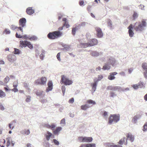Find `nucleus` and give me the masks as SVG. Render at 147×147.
<instances>
[{
  "instance_id": "4d7b16f0",
  "label": "nucleus",
  "mask_w": 147,
  "mask_h": 147,
  "mask_svg": "<svg viewBox=\"0 0 147 147\" xmlns=\"http://www.w3.org/2000/svg\"><path fill=\"white\" fill-rule=\"evenodd\" d=\"M17 26H15L13 25H12L10 26V28L13 30H14L17 29Z\"/></svg>"
},
{
  "instance_id": "c756f323",
  "label": "nucleus",
  "mask_w": 147,
  "mask_h": 147,
  "mask_svg": "<svg viewBox=\"0 0 147 147\" xmlns=\"http://www.w3.org/2000/svg\"><path fill=\"white\" fill-rule=\"evenodd\" d=\"M88 24V23L87 22H81L78 25V26H77V27H84L86 25Z\"/></svg>"
},
{
  "instance_id": "20e7f679",
  "label": "nucleus",
  "mask_w": 147,
  "mask_h": 147,
  "mask_svg": "<svg viewBox=\"0 0 147 147\" xmlns=\"http://www.w3.org/2000/svg\"><path fill=\"white\" fill-rule=\"evenodd\" d=\"M120 116L119 114L111 115L109 119L108 123L111 124L113 122L117 123L120 120Z\"/></svg>"
},
{
  "instance_id": "bf43d9fd",
  "label": "nucleus",
  "mask_w": 147,
  "mask_h": 147,
  "mask_svg": "<svg viewBox=\"0 0 147 147\" xmlns=\"http://www.w3.org/2000/svg\"><path fill=\"white\" fill-rule=\"evenodd\" d=\"M139 7L140 9L142 10H145V9L144 8V7H145V6L144 5H143L140 4V5H139Z\"/></svg>"
},
{
  "instance_id": "ea45409f",
  "label": "nucleus",
  "mask_w": 147,
  "mask_h": 147,
  "mask_svg": "<svg viewBox=\"0 0 147 147\" xmlns=\"http://www.w3.org/2000/svg\"><path fill=\"white\" fill-rule=\"evenodd\" d=\"M9 78L8 76H7L4 79V83L6 85L9 82Z\"/></svg>"
},
{
  "instance_id": "c9c22d12",
  "label": "nucleus",
  "mask_w": 147,
  "mask_h": 147,
  "mask_svg": "<svg viewBox=\"0 0 147 147\" xmlns=\"http://www.w3.org/2000/svg\"><path fill=\"white\" fill-rule=\"evenodd\" d=\"M126 138L125 137H123L122 139H121L119 141L118 143L121 146L123 144V142H124L125 141Z\"/></svg>"
},
{
  "instance_id": "a878e982",
  "label": "nucleus",
  "mask_w": 147,
  "mask_h": 147,
  "mask_svg": "<svg viewBox=\"0 0 147 147\" xmlns=\"http://www.w3.org/2000/svg\"><path fill=\"white\" fill-rule=\"evenodd\" d=\"M127 137V138H129L131 142H133L134 140V137L131 134H128Z\"/></svg>"
},
{
  "instance_id": "6e6552de",
  "label": "nucleus",
  "mask_w": 147,
  "mask_h": 147,
  "mask_svg": "<svg viewBox=\"0 0 147 147\" xmlns=\"http://www.w3.org/2000/svg\"><path fill=\"white\" fill-rule=\"evenodd\" d=\"M41 82L39 80H37L35 81V83L37 84H41L42 85H44L45 84L47 81V79L45 77H42L41 78Z\"/></svg>"
},
{
  "instance_id": "4be33fe9",
  "label": "nucleus",
  "mask_w": 147,
  "mask_h": 147,
  "mask_svg": "<svg viewBox=\"0 0 147 147\" xmlns=\"http://www.w3.org/2000/svg\"><path fill=\"white\" fill-rule=\"evenodd\" d=\"M100 53L101 52L99 53L96 51H92L90 53V55L93 57H97L100 55Z\"/></svg>"
},
{
  "instance_id": "4c0bfd02",
  "label": "nucleus",
  "mask_w": 147,
  "mask_h": 147,
  "mask_svg": "<svg viewBox=\"0 0 147 147\" xmlns=\"http://www.w3.org/2000/svg\"><path fill=\"white\" fill-rule=\"evenodd\" d=\"M87 102L88 103H90L92 104V105H95L96 104V102L91 99H90L87 101Z\"/></svg>"
},
{
  "instance_id": "79ce46f5",
  "label": "nucleus",
  "mask_w": 147,
  "mask_h": 147,
  "mask_svg": "<svg viewBox=\"0 0 147 147\" xmlns=\"http://www.w3.org/2000/svg\"><path fill=\"white\" fill-rule=\"evenodd\" d=\"M43 92V91H37L36 92V94L37 96H39L41 97V96L42 95Z\"/></svg>"
},
{
  "instance_id": "864d4df0",
  "label": "nucleus",
  "mask_w": 147,
  "mask_h": 147,
  "mask_svg": "<svg viewBox=\"0 0 147 147\" xmlns=\"http://www.w3.org/2000/svg\"><path fill=\"white\" fill-rule=\"evenodd\" d=\"M68 22H64L63 24V27L66 26V28H69L70 26L68 24Z\"/></svg>"
},
{
  "instance_id": "774afa93",
  "label": "nucleus",
  "mask_w": 147,
  "mask_h": 147,
  "mask_svg": "<svg viewBox=\"0 0 147 147\" xmlns=\"http://www.w3.org/2000/svg\"><path fill=\"white\" fill-rule=\"evenodd\" d=\"M57 59L59 61H61V59L60 57V53H58L57 55Z\"/></svg>"
},
{
  "instance_id": "2f4dec72",
  "label": "nucleus",
  "mask_w": 147,
  "mask_h": 147,
  "mask_svg": "<svg viewBox=\"0 0 147 147\" xmlns=\"http://www.w3.org/2000/svg\"><path fill=\"white\" fill-rule=\"evenodd\" d=\"M81 46L82 47L86 48L88 47H90L89 43H81Z\"/></svg>"
},
{
  "instance_id": "dca6fc26",
  "label": "nucleus",
  "mask_w": 147,
  "mask_h": 147,
  "mask_svg": "<svg viewBox=\"0 0 147 147\" xmlns=\"http://www.w3.org/2000/svg\"><path fill=\"white\" fill-rule=\"evenodd\" d=\"M63 48H61V50L65 51H69L70 48V46L67 44H62L61 45Z\"/></svg>"
},
{
  "instance_id": "7c9ffc66",
  "label": "nucleus",
  "mask_w": 147,
  "mask_h": 147,
  "mask_svg": "<svg viewBox=\"0 0 147 147\" xmlns=\"http://www.w3.org/2000/svg\"><path fill=\"white\" fill-rule=\"evenodd\" d=\"M108 26L111 29L112 28V23L111 20L109 19L107 22Z\"/></svg>"
},
{
  "instance_id": "bb28decb",
  "label": "nucleus",
  "mask_w": 147,
  "mask_h": 147,
  "mask_svg": "<svg viewBox=\"0 0 147 147\" xmlns=\"http://www.w3.org/2000/svg\"><path fill=\"white\" fill-rule=\"evenodd\" d=\"M81 107L82 110L86 111L90 107V106L88 104H85L82 105L81 106Z\"/></svg>"
},
{
  "instance_id": "603ef678",
  "label": "nucleus",
  "mask_w": 147,
  "mask_h": 147,
  "mask_svg": "<svg viewBox=\"0 0 147 147\" xmlns=\"http://www.w3.org/2000/svg\"><path fill=\"white\" fill-rule=\"evenodd\" d=\"M19 34H18V32H16V38H22L23 36L21 35L20 34V33H19Z\"/></svg>"
},
{
  "instance_id": "1a4fd4ad",
  "label": "nucleus",
  "mask_w": 147,
  "mask_h": 147,
  "mask_svg": "<svg viewBox=\"0 0 147 147\" xmlns=\"http://www.w3.org/2000/svg\"><path fill=\"white\" fill-rule=\"evenodd\" d=\"M95 30L97 33V35L99 38H101L103 36V33L101 29L98 27L95 28Z\"/></svg>"
},
{
  "instance_id": "8fccbe9b",
  "label": "nucleus",
  "mask_w": 147,
  "mask_h": 147,
  "mask_svg": "<svg viewBox=\"0 0 147 147\" xmlns=\"http://www.w3.org/2000/svg\"><path fill=\"white\" fill-rule=\"evenodd\" d=\"M44 144L45 146L47 147H49L50 146V144L46 140H45Z\"/></svg>"
},
{
  "instance_id": "aec40b11",
  "label": "nucleus",
  "mask_w": 147,
  "mask_h": 147,
  "mask_svg": "<svg viewBox=\"0 0 147 147\" xmlns=\"http://www.w3.org/2000/svg\"><path fill=\"white\" fill-rule=\"evenodd\" d=\"M45 126L47 128L51 129L53 131L55 129L56 127V125L54 123H52L51 125L48 124H45Z\"/></svg>"
},
{
  "instance_id": "f8f14e48",
  "label": "nucleus",
  "mask_w": 147,
  "mask_h": 147,
  "mask_svg": "<svg viewBox=\"0 0 147 147\" xmlns=\"http://www.w3.org/2000/svg\"><path fill=\"white\" fill-rule=\"evenodd\" d=\"M133 26L132 24H131L127 28V29L129 30L128 33L130 37H132L134 34V32L133 31Z\"/></svg>"
},
{
  "instance_id": "5fc2aeb1",
  "label": "nucleus",
  "mask_w": 147,
  "mask_h": 147,
  "mask_svg": "<svg viewBox=\"0 0 147 147\" xmlns=\"http://www.w3.org/2000/svg\"><path fill=\"white\" fill-rule=\"evenodd\" d=\"M24 28L23 27H22V26H20L19 27H17V29H18L17 30L18 31H21L22 32H23V28Z\"/></svg>"
},
{
  "instance_id": "37998d69",
  "label": "nucleus",
  "mask_w": 147,
  "mask_h": 147,
  "mask_svg": "<svg viewBox=\"0 0 147 147\" xmlns=\"http://www.w3.org/2000/svg\"><path fill=\"white\" fill-rule=\"evenodd\" d=\"M138 17V14L136 12H134L133 15V20H135L136 18H137Z\"/></svg>"
},
{
  "instance_id": "a19ab883",
  "label": "nucleus",
  "mask_w": 147,
  "mask_h": 147,
  "mask_svg": "<svg viewBox=\"0 0 147 147\" xmlns=\"http://www.w3.org/2000/svg\"><path fill=\"white\" fill-rule=\"evenodd\" d=\"M27 47H28L30 49H32L33 48V46L32 45V44L31 42L29 41H28V42Z\"/></svg>"
},
{
  "instance_id": "49530a36",
  "label": "nucleus",
  "mask_w": 147,
  "mask_h": 147,
  "mask_svg": "<svg viewBox=\"0 0 147 147\" xmlns=\"http://www.w3.org/2000/svg\"><path fill=\"white\" fill-rule=\"evenodd\" d=\"M88 147H96V144L94 143L86 144Z\"/></svg>"
},
{
  "instance_id": "e2e57ef3",
  "label": "nucleus",
  "mask_w": 147,
  "mask_h": 147,
  "mask_svg": "<svg viewBox=\"0 0 147 147\" xmlns=\"http://www.w3.org/2000/svg\"><path fill=\"white\" fill-rule=\"evenodd\" d=\"M58 19L59 20H60L63 17V15L61 13H58L57 14Z\"/></svg>"
},
{
  "instance_id": "f704fd0d",
  "label": "nucleus",
  "mask_w": 147,
  "mask_h": 147,
  "mask_svg": "<svg viewBox=\"0 0 147 147\" xmlns=\"http://www.w3.org/2000/svg\"><path fill=\"white\" fill-rule=\"evenodd\" d=\"M5 33L6 34H9L11 33V31L9 29L6 28L3 32V34H4Z\"/></svg>"
},
{
  "instance_id": "9d476101",
  "label": "nucleus",
  "mask_w": 147,
  "mask_h": 147,
  "mask_svg": "<svg viewBox=\"0 0 147 147\" xmlns=\"http://www.w3.org/2000/svg\"><path fill=\"white\" fill-rule=\"evenodd\" d=\"M26 20L25 18H20L19 20V25L20 26L24 27L26 26Z\"/></svg>"
},
{
  "instance_id": "0eeeda50",
  "label": "nucleus",
  "mask_w": 147,
  "mask_h": 147,
  "mask_svg": "<svg viewBox=\"0 0 147 147\" xmlns=\"http://www.w3.org/2000/svg\"><path fill=\"white\" fill-rule=\"evenodd\" d=\"M107 90H111L115 91H120L121 90V88L120 86H109L107 87Z\"/></svg>"
},
{
  "instance_id": "6ab92c4d",
  "label": "nucleus",
  "mask_w": 147,
  "mask_h": 147,
  "mask_svg": "<svg viewBox=\"0 0 147 147\" xmlns=\"http://www.w3.org/2000/svg\"><path fill=\"white\" fill-rule=\"evenodd\" d=\"M140 118V116L139 114H137L135 115L132 120V123H136L137 122L138 120Z\"/></svg>"
},
{
  "instance_id": "b1692460",
  "label": "nucleus",
  "mask_w": 147,
  "mask_h": 147,
  "mask_svg": "<svg viewBox=\"0 0 147 147\" xmlns=\"http://www.w3.org/2000/svg\"><path fill=\"white\" fill-rule=\"evenodd\" d=\"M52 134L51 132L48 131H47V134H46L45 135L46 140L47 141H49L51 137L52 136Z\"/></svg>"
},
{
  "instance_id": "39448f33",
  "label": "nucleus",
  "mask_w": 147,
  "mask_h": 147,
  "mask_svg": "<svg viewBox=\"0 0 147 147\" xmlns=\"http://www.w3.org/2000/svg\"><path fill=\"white\" fill-rule=\"evenodd\" d=\"M146 20L143 19L141 21V23L138 26H136L135 28L136 31H142L143 30V28L146 27L147 25Z\"/></svg>"
},
{
  "instance_id": "f03ea898",
  "label": "nucleus",
  "mask_w": 147,
  "mask_h": 147,
  "mask_svg": "<svg viewBox=\"0 0 147 147\" xmlns=\"http://www.w3.org/2000/svg\"><path fill=\"white\" fill-rule=\"evenodd\" d=\"M62 34V32L60 31H55L50 32L47 34V36L50 39H55L60 37Z\"/></svg>"
},
{
  "instance_id": "423d86ee",
  "label": "nucleus",
  "mask_w": 147,
  "mask_h": 147,
  "mask_svg": "<svg viewBox=\"0 0 147 147\" xmlns=\"http://www.w3.org/2000/svg\"><path fill=\"white\" fill-rule=\"evenodd\" d=\"M78 140L80 142H92L93 139L91 137L80 136L78 137Z\"/></svg>"
},
{
  "instance_id": "412c9836",
  "label": "nucleus",
  "mask_w": 147,
  "mask_h": 147,
  "mask_svg": "<svg viewBox=\"0 0 147 147\" xmlns=\"http://www.w3.org/2000/svg\"><path fill=\"white\" fill-rule=\"evenodd\" d=\"M28 41L27 40L20 41V47H21L22 48L23 47H27V45L28 44Z\"/></svg>"
},
{
  "instance_id": "6e6d98bb",
  "label": "nucleus",
  "mask_w": 147,
  "mask_h": 147,
  "mask_svg": "<svg viewBox=\"0 0 147 147\" xmlns=\"http://www.w3.org/2000/svg\"><path fill=\"white\" fill-rule=\"evenodd\" d=\"M139 88H142L143 86V83L142 82H140L138 84Z\"/></svg>"
},
{
  "instance_id": "393cba45",
  "label": "nucleus",
  "mask_w": 147,
  "mask_h": 147,
  "mask_svg": "<svg viewBox=\"0 0 147 147\" xmlns=\"http://www.w3.org/2000/svg\"><path fill=\"white\" fill-rule=\"evenodd\" d=\"M62 130V127H57L56 129L53 130V133L55 135H58L59 133Z\"/></svg>"
},
{
  "instance_id": "473e14b6",
  "label": "nucleus",
  "mask_w": 147,
  "mask_h": 147,
  "mask_svg": "<svg viewBox=\"0 0 147 147\" xmlns=\"http://www.w3.org/2000/svg\"><path fill=\"white\" fill-rule=\"evenodd\" d=\"M21 51L19 49L17 48H14V51L13 53L16 55H19L20 54Z\"/></svg>"
},
{
  "instance_id": "a18cd8bd",
  "label": "nucleus",
  "mask_w": 147,
  "mask_h": 147,
  "mask_svg": "<svg viewBox=\"0 0 147 147\" xmlns=\"http://www.w3.org/2000/svg\"><path fill=\"white\" fill-rule=\"evenodd\" d=\"M61 89L62 91V93L63 94V95H64L65 90V87L64 85H63L61 87Z\"/></svg>"
},
{
  "instance_id": "f257e3e1",
  "label": "nucleus",
  "mask_w": 147,
  "mask_h": 147,
  "mask_svg": "<svg viewBox=\"0 0 147 147\" xmlns=\"http://www.w3.org/2000/svg\"><path fill=\"white\" fill-rule=\"evenodd\" d=\"M115 63V59L114 58L111 57L108 59L107 63H104L102 69L104 70H109L111 68L110 65L114 66Z\"/></svg>"
},
{
  "instance_id": "9b49d317",
  "label": "nucleus",
  "mask_w": 147,
  "mask_h": 147,
  "mask_svg": "<svg viewBox=\"0 0 147 147\" xmlns=\"http://www.w3.org/2000/svg\"><path fill=\"white\" fill-rule=\"evenodd\" d=\"M7 58L8 60L10 62L13 63L16 60V57L13 54H10L7 55Z\"/></svg>"
},
{
  "instance_id": "a211bd4d",
  "label": "nucleus",
  "mask_w": 147,
  "mask_h": 147,
  "mask_svg": "<svg viewBox=\"0 0 147 147\" xmlns=\"http://www.w3.org/2000/svg\"><path fill=\"white\" fill-rule=\"evenodd\" d=\"M117 73L116 72H111L110 73L108 76V79L110 80H112L115 79V76L117 75Z\"/></svg>"
},
{
  "instance_id": "338daca9",
  "label": "nucleus",
  "mask_w": 147,
  "mask_h": 147,
  "mask_svg": "<svg viewBox=\"0 0 147 147\" xmlns=\"http://www.w3.org/2000/svg\"><path fill=\"white\" fill-rule=\"evenodd\" d=\"M84 1L83 0H81L79 2V5L81 6H84Z\"/></svg>"
},
{
  "instance_id": "c03bdc74",
  "label": "nucleus",
  "mask_w": 147,
  "mask_h": 147,
  "mask_svg": "<svg viewBox=\"0 0 147 147\" xmlns=\"http://www.w3.org/2000/svg\"><path fill=\"white\" fill-rule=\"evenodd\" d=\"M53 142L56 145H59V143L57 140L55 139H53Z\"/></svg>"
},
{
  "instance_id": "7ed1b4c3",
  "label": "nucleus",
  "mask_w": 147,
  "mask_h": 147,
  "mask_svg": "<svg viewBox=\"0 0 147 147\" xmlns=\"http://www.w3.org/2000/svg\"><path fill=\"white\" fill-rule=\"evenodd\" d=\"M73 82L72 80H69L67 77L64 75L61 76L60 83L61 84H63L65 85H70Z\"/></svg>"
},
{
  "instance_id": "2eb2a0df",
  "label": "nucleus",
  "mask_w": 147,
  "mask_h": 147,
  "mask_svg": "<svg viewBox=\"0 0 147 147\" xmlns=\"http://www.w3.org/2000/svg\"><path fill=\"white\" fill-rule=\"evenodd\" d=\"M26 12L28 14L31 15L34 13L35 11L32 9V7H29L26 9Z\"/></svg>"
},
{
  "instance_id": "ddd939ff",
  "label": "nucleus",
  "mask_w": 147,
  "mask_h": 147,
  "mask_svg": "<svg viewBox=\"0 0 147 147\" xmlns=\"http://www.w3.org/2000/svg\"><path fill=\"white\" fill-rule=\"evenodd\" d=\"M142 67L145 70L144 72V77L146 79H147V63H144L142 64Z\"/></svg>"
},
{
  "instance_id": "cd10ccee",
  "label": "nucleus",
  "mask_w": 147,
  "mask_h": 147,
  "mask_svg": "<svg viewBox=\"0 0 147 147\" xmlns=\"http://www.w3.org/2000/svg\"><path fill=\"white\" fill-rule=\"evenodd\" d=\"M28 39L30 40H35L37 39L38 38L35 35L31 36L30 35H28Z\"/></svg>"
},
{
  "instance_id": "f3484780",
  "label": "nucleus",
  "mask_w": 147,
  "mask_h": 147,
  "mask_svg": "<svg viewBox=\"0 0 147 147\" xmlns=\"http://www.w3.org/2000/svg\"><path fill=\"white\" fill-rule=\"evenodd\" d=\"M53 88V83L51 81H49L48 83V87L46 89V92H48L52 90Z\"/></svg>"
},
{
  "instance_id": "680f3d73",
  "label": "nucleus",
  "mask_w": 147,
  "mask_h": 147,
  "mask_svg": "<svg viewBox=\"0 0 147 147\" xmlns=\"http://www.w3.org/2000/svg\"><path fill=\"white\" fill-rule=\"evenodd\" d=\"M102 115L105 117L107 118L108 116V112L105 111L103 112Z\"/></svg>"
},
{
  "instance_id": "052dcab7",
  "label": "nucleus",
  "mask_w": 147,
  "mask_h": 147,
  "mask_svg": "<svg viewBox=\"0 0 147 147\" xmlns=\"http://www.w3.org/2000/svg\"><path fill=\"white\" fill-rule=\"evenodd\" d=\"M5 86H6V87H4V89H5L6 91L8 92V91L11 90V89L9 88L7 85H6Z\"/></svg>"
},
{
  "instance_id": "e433bc0d",
  "label": "nucleus",
  "mask_w": 147,
  "mask_h": 147,
  "mask_svg": "<svg viewBox=\"0 0 147 147\" xmlns=\"http://www.w3.org/2000/svg\"><path fill=\"white\" fill-rule=\"evenodd\" d=\"M5 96L6 94L2 90H0V97L2 98L5 97Z\"/></svg>"
},
{
  "instance_id": "58836bf2",
  "label": "nucleus",
  "mask_w": 147,
  "mask_h": 147,
  "mask_svg": "<svg viewBox=\"0 0 147 147\" xmlns=\"http://www.w3.org/2000/svg\"><path fill=\"white\" fill-rule=\"evenodd\" d=\"M143 128L142 130L144 132L146 131H147V122H145L143 126Z\"/></svg>"
},
{
  "instance_id": "13d9d810",
  "label": "nucleus",
  "mask_w": 147,
  "mask_h": 147,
  "mask_svg": "<svg viewBox=\"0 0 147 147\" xmlns=\"http://www.w3.org/2000/svg\"><path fill=\"white\" fill-rule=\"evenodd\" d=\"M0 109L3 111L5 109L4 107L1 103H0Z\"/></svg>"
},
{
  "instance_id": "72a5a7b5",
  "label": "nucleus",
  "mask_w": 147,
  "mask_h": 147,
  "mask_svg": "<svg viewBox=\"0 0 147 147\" xmlns=\"http://www.w3.org/2000/svg\"><path fill=\"white\" fill-rule=\"evenodd\" d=\"M21 133L23 134H26L27 135H28L30 134V131L29 129L27 130H25L24 131H21Z\"/></svg>"
},
{
  "instance_id": "69168bd1",
  "label": "nucleus",
  "mask_w": 147,
  "mask_h": 147,
  "mask_svg": "<svg viewBox=\"0 0 147 147\" xmlns=\"http://www.w3.org/2000/svg\"><path fill=\"white\" fill-rule=\"evenodd\" d=\"M133 88L135 89L136 90L139 88L138 84H134L132 86Z\"/></svg>"
},
{
  "instance_id": "4468645a",
  "label": "nucleus",
  "mask_w": 147,
  "mask_h": 147,
  "mask_svg": "<svg viewBox=\"0 0 147 147\" xmlns=\"http://www.w3.org/2000/svg\"><path fill=\"white\" fill-rule=\"evenodd\" d=\"M98 40L96 38H93L89 41L88 42L90 47H92L98 44Z\"/></svg>"
},
{
  "instance_id": "0e129e2a",
  "label": "nucleus",
  "mask_w": 147,
  "mask_h": 147,
  "mask_svg": "<svg viewBox=\"0 0 147 147\" xmlns=\"http://www.w3.org/2000/svg\"><path fill=\"white\" fill-rule=\"evenodd\" d=\"M111 144H114L113 143H111L109 142L106 143L105 144V145L106 146H108V147H110Z\"/></svg>"
},
{
  "instance_id": "09e8293b",
  "label": "nucleus",
  "mask_w": 147,
  "mask_h": 147,
  "mask_svg": "<svg viewBox=\"0 0 147 147\" xmlns=\"http://www.w3.org/2000/svg\"><path fill=\"white\" fill-rule=\"evenodd\" d=\"M60 124H63V126H64L65 124V118H64L61 120V121Z\"/></svg>"
},
{
  "instance_id": "de8ad7c7",
  "label": "nucleus",
  "mask_w": 147,
  "mask_h": 147,
  "mask_svg": "<svg viewBox=\"0 0 147 147\" xmlns=\"http://www.w3.org/2000/svg\"><path fill=\"white\" fill-rule=\"evenodd\" d=\"M110 96L113 98L117 96V95L115 94L114 92L113 91H111L110 92Z\"/></svg>"
},
{
  "instance_id": "c85d7f7f",
  "label": "nucleus",
  "mask_w": 147,
  "mask_h": 147,
  "mask_svg": "<svg viewBox=\"0 0 147 147\" xmlns=\"http://www.w3.org/2000/svg\"><path fill=\"white\" fill-rule=\"evenodd\" d=\"M103 78V76L102 75H99L98 76V78H95L94 79V81H95L98 83V82L102 79Z\"/></svg>"
},
{
  "instance_id": "5701e85b",
  "label": "nucleus",
  "mask_w": 147,
  "mask_h": 147,
  "mask_svg": "<svg viewBox=\"0 0 147 147\" xmlns=\"http://www.w3.org/2000/svg\"><path fill=\"white\" fill-rule=\"evenodd\" d=\"M94 81V83H92L91 85L92 87V90L93 91V92H94L96 90L98 82L95 81Z\"/></svg>"
},
{
  "instance_id": "3c124183",
  "label": "nucleus",
  "mask_w": 147,
  "mask_h": 147,
  "mask_svg": "<svg viewBox=\"0 0 147 147\" xmlns=\"http://www.w3.org/2000/svg\"><path fill=\"white\" fill-rule=\"evenodd\" d=\"M76 27L75 28H73L72 30V34L73 35H75L76 34Z\"/></svg>"
}]
</instances>
